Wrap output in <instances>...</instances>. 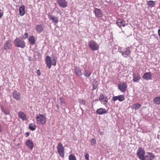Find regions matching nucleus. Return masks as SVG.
Here are the masks:
<instances>
[{
  "mask_svg": "<svg viewBox=\"0 0 160 160\" xmlns=\"http://www.w3.org/2000/svg\"><path fill=\"white\" fill-rule=\"evenodd\" d=\"M143 78L148 81L152 79V76L150 72H145L143 76Z\"/></svg>",
  "mask_w": 160,
  "mask_h": 160,
  "instance_id": "13",
  "label": "nucleus"
},
{
  "mask_svg": "<svg viewBox=\"0 0 160 160\" xmlns=\"http://www.w3.org/2000/svg\"><path fill=\"white\" fill-rule=\"evenodd\" d=\"M57 2L62 8H64L67 7L68 3L66 0H58Z\"/></svg>",
  "mask_w": 160,
  "mask_h": 160,
  "instance_id": "10",
  "label": "nucleus"
},
{
  "mask_svg": "<svg viewBox=\"0 0 160 160\" xmlns=\"http://www.w3.org/2000/svg\"><path fill=\"white\" fill-rule=\"evenodd\" d=\"M28 60L29 61H32V57L30 56L28 57Z\"/></svg>",
  "mask_w": 160,
  "mask_h": 160,
  "instance_id": "43",
  "label": "nucleus"
},
{
  "mask_svg": "<svg viewBox=\"0 0 160 160\" xmlns=\"http://www.w3.org/2000/svg\"><path fill=\"white\" fill-rule=\"evenodd\" d=\"M94 12L96 17L97 18H102L103 15L102 11L100 9L97 8H94Z\"/></svg>",
  "mask_w": 160,
  "mask_h": 160,
  "instance_id": "7",
  "label": "nucleus"
},
{
  "mask_svg": "<svg viewBox=\"0 0 160 160\" xmlns=\"http://www.w3.org/2000/svg\"><path fill=\"white\" fill-rule=\"evenodd\" d=\"M52 63L51 65H52L55 66L56 65V60H57V58L55 56H52Z\"/></svg>",
  "mask_w": 160,
  "mask_h": 160,
  "instance_id": "30",
  "label": "nucleus"
},
{
  "mask_svg": "<svg viewBox=\"0 0 160 160\" xmlns=\"http://www.w3.org/2000/svg\"><path fill=\"white\" fill-rule=\"evenodd\" d=\"M125 99L123 95H121L118 96H114L112 97V100L113 101L115 102L117 100H118L119 102H122Z\"/></svg>",
  "mask_w": 160,
  "mask_h": 160,
  "instance_id": "9",
  "label": "nucleus"
},
{
  "mask_svg": "<svg viewBox=\"0 0 160 160\" xmlns=\"http://www.w3.org/2000/svg\"><path fill=\"white\" fill-rule=\"evenodd\" d=\"M48 16L50 20H52L53 22L56 23H57L58 22V17H54L50 14H49L48 15Z\"/></svg>",
  "mask_w": 160,
  "mask_h": 160,
  "instance_id": "19",
  "label": "nucleus"
},
{
  "mask_svg": "<svg viewBox=\"0 0 160 160\" xmlns=\"http://www.w3.org/2000/svg\"><path fill=\"white\" fill-rule=\"evenodd\" d=\"M28 40L29 43L31 45H33L35 44V40L34 37L33 36H30L28 38Z\"/></svg>",
  "mask_w": 160,
  "mask_h": 160,
  "instance_id": "24",
  "label": "nucleus"
},
{
  "mask_svg": "<svg viewBox=\"0 0 160 160\" xmlns=\"http://www.w3.org/2000/svg\"><path fill=\"white\" fill-rule=\"evenodd\" d=\"M59 100H60V102L61 103V104H65V102L62 97H60Z\"/></svg>",
  "mask_w": 160,
  "mask_h": 160,
  "instance_id": "37",
  "label": "nucleus"
},
{
  "mask_svg": "<svg viewBox=\"0 0 160 160\" xmlns=\"http://www.w3.org/2000/svg\"><path fill=\"white\" fill-rule=\"evenodd\" d=\"M4 49L5 50H8L10 49V47L11 44L10 41L7 40L5 42V43L4 45Z\"/></svg>",
  "mask_w": 160,
  "mask_h": 160,
  "instance_id": "18",
  "label": "nucleus"
},
{
  "mask_svg": "<svg viewBox=\"0 0 160 160\" xmlns=\"http://www.w3.org/2000/svg\"><path fill=\"white\" fill-rule=\"evenodd\" d=\"M96 113L99 115H102L104 113H106L107 112V111L105 109L102 108H100L98 109L96 111Z\"/></svg>",
  "mask_w": 160,
  "mask_h": 160,
  "instance_id": "20",
  "label": "nucleus"
},
{
  "mask_svg": "<svg viewBox=\"0 0 160 160\" xmlns=\"http://www.w3.org/2000/svg\"><path fill=\"white\" fill-rule=\"evenodd\" d=\"M28 34L27 32H25L24 35L22 36L21 38L22 39H25L28 38Z\"/></svg>",
  "mask_w": 160,
  "mask_h": 160,
  "instance_id": "36",
  "label": "nucleus"
},
{
  "mask_svg": "<svg viewBox=\"0 0 160 160\" xmlns=\"http://www.w3.org/2000/svg\"><path fill=\"white\" fill-rule=\"evenodd\" d=\"M133 81L135 82H138L141 78L140 75L138 73L133 74Z\"/></svg>",
  "mask_w": 160,
  "mask_h": 160,
  "instance_id": "17",
  "label": "nucleus"
},
{
  "mask_svg": "<svg viewBox=\"0 0 160 160\" xmlns=\"http://www.w3.org/2000/svg\"><path fill=\"white\" fill-rule=\"evenodd\" d=\"M52 60L51 57L48 56L46 57V63L47 64V67L49 69H50L51 66Z\"/></svg>",
  "mask_w": 160,
  "mask_h": 160,
  "instance_id": "14",
  "label": "nucleus"
},
{
  "mask_svg": "<svg viewBox=\"0 0 160 160\" xmlns=\"http://www.w3.org/2000/svg\"><path fill=\"white\" fill-rule=\"evenodd\" d=\"M120 52L122 53V55L125 58H127L128 56L130 55V54L131 53L129 47L125 48L123 51H121Z\"/></svg>",
  "mask_w": 160,
  "mask_h": 160,
  "instance_id": "8",
  "label": "nucleus"
},
{
  "mask_svg": "<svg viewBox=\"0 0 160 160\" xmlns=\"http://www.w3.org/2000/svg\"><path fill=\"white\" fill-rule=\"evenodd\" d=\"M56 106L57 107L58 109V110L57 111H59V106L58 105V104H56Z\"/></svg>",
  "mask_w": 160,
  "mask_h": 160,
  "instance_id": "46",
  "label": "nucleus"
},
{
  "mask_svg": "<svg viewBox=\"0 0 160 160\" xmlns=\"http://www.w3.org/2000/svg\"><path fill=\"white\" fill-rule=\"evenodd\" d=\"M26 145L31 150H32L33 148V143L32 141L30 140H28L26 142Z\"/></svg>",
  "mask_w": 160,
  "mask_h": 160,
  "instance_id": "16",
  "label": "nucleus"
},
{
  "mask_svg": "<svg viewBox=\"0 0 160 160\" xmlns=\"http://www.w3.org/2000/svg\"><path fill=\"white\" fill-rule=\"evenodd\" d=\"M104 102H107L108 101V99L107 98V97L106 96L104 98Z\"/></svg>",
  "mask_w": 160,
  "mask_h": 160,
  "instance_id": "44",
  "label": "nucleus"
},
{
  "mask_svg": "<svg viewBox=\"0 0 160 160\" xmlns=\"http://www.w3.org/2000/svg\"><path fill=\"white\" fill-rule=\"evenodd\" d=\"M116 24L120 28L124 27L126 25L125 21L123 19H118L116 20Z\"/></svg>",
  "mask_w": 160,
  "mask_h": 160,
  "instance_id": "6",
  "label": "nucleus"
},
{
  "mask_svg": "<svg viewBox=\"0 0 160 160\" xmlns=\"http://www.w3.org/2000/svg\"><path fill=\"white\" fill-rule=\"evenodd\" d=\"M141 107V104L137 103L136 104H135L133 106V108L134 109L136 110L137 109H138L139 108H140Z\"/></svg>",
  "mask_w": 160,
  "mask_h": 160,
  "instance_id": "32",
  "label": "nucleus"
},
{
  "mask_svg": "<svg viewBox=\"0 0 160 160\" xmlns=\"http://www.w3.org/2000/svg\"><path fill=\"white\" fill-rule=\"evenodd\" d=\"M36 30L38 33H41L43 29V26L41 24L38 25L36 27Z\"/></svg>",
  "mask_w": 160,
  "mask_h": 160,
  "instance_id": "23",
  "label": "nucleus"
},
{
  "mask_svg": "<svg viewBox=\"0 0 160 160\" xmlns=\"http://www.w3.org/2000/svg\"><path fill=\"white\" fill-rule=\"evenodd\" d=\"M145 151L142 148H139L137 151V154L139 158L141 160L144 159V157L145 155Z\"/></svg>",
  "mask_w": 160,
  "mask_h": 160,
  "instance_id": "3",
  "label": "nucleus"
},
{
  "mask_svg": "<svg viewBox=\"0 0 160 160\" xmlns=\"http://www.w3.org/2000/svg\"><path fill=\"white\" fill-rule=\"evenodd\" d=\"M158 35L159 36V38H160V29H159L158 30Z\"/></svg>",
  "mask_w": 160,
  "mask_h": 160,
  "instance_id": "48",
  "label": "nucleus"
},
{
  "mask_svg": "<svg viewBox=\"0 0 160 160\" xmlns=\"http://www.w3.org/2000/svg\"><path fill=\"white\" fill-rule=\"evenodd\" d=\"M74 72L78 76H81L82 75V73L80 68L76 67L74 69Z\"/></svg>",
  "mask_w": 160,
  "mask_h": 160,
  "instance_id": "25",
  "label": "nucleus"
},
{
  "mask_svg": "<svg viewBox=\"0 0 160 160\" xmlns=\"http://www.w3.org/2000/svg\"><path fill=\"white\" fill-rule=\"evenodd\" d=\"M3 15V12L2 10L0 8V18H1Z\"/></svg>",
  "mask_w": 160,
  "mask_h": 160,
  "instance_id": "41",
  "label": "nucleus"
},
{
  "mask_svg": "<svg viewBox=\"0 0 160 160\" xmlns=\"http://www.w3.org/2000/svg\"><path fill=\"white\" fill-rule=\"evenodd\" d=\"M14 43L16 47L24 48L25 47L26 43L24 41L21 40L20 38L17 37L14 41Z\"/></svg>",
  "mask_w": 160,
  "mask_h": 160,
  "instance_id": "1",
  "label": "nucleus"
},
{
  "mask_svg": "<svg viewBox=\"0 0 160 160\" xmlns=\"http://www.w3.org/2000/svg\"><path fill=\"white\" fill-rule=\"evenodd\" d=\"M18 116L19 118L23 120H25L27 119L26 115L24 114L23 112L21 111L19 112Z\"/></svg>",
  "mask_w": 160,
  "mask_h": 160,
  "instance_id": "21",
  "label": "nucleus"
},
{
  "mask_svg": "<svg viewBox=\"0 0 160 160\" xmlns=\"http://www.w3.org/2000/svg\"><path fill=\"white\" fill-rule=\"evenodd\" d=\"M79 100L80 103L81 104H82L84 105H85L86 104V101L85 100L82 99H80Z\"/></svg>",
  "mask_w": 160,
  "mask_h": 160,
  "instance_id": "38",
  "label": "nucleus"
},
{
  "mask_svg": "<svg viewBox=\"0 0 160 160\" xmlns=\"http://www.w3.org/2000/svg\"><path fill=\"white\" fill-rule=\"evenodd\" d=\"M2 131V128L1 126L0 125V132H1Z\"/></svg>",
  "mask_w": 160,
  "mask_h": 160,
  "instance_id": "49",
  "label": "nucleus"
},
{
  "mask_svg": "<svg viewBox=\"0 0 160 160\" xmlns=\"http://www.w3.org/2000/svg\"><path fill=\"white\" fill-rule=\"evenodd\" d=\"M1 108L2 110V112H4L5 114L7 115H9L10 114V112L8 109L4 108L2 106H1Z\"/></svg>",
  "mask_w": 160,
  "mask_h": 160,
  "instance_id": "26",
  "label": "nucleus"
},
{
  "mask_svg": "<svg viewBox=\"0 0 160 160\" xmlns=\"http://www.w3.org/2000/svg\"><path fill=\"white\" fill-rule=\"evenodd\" d=\"M105 97H104V95L102 94H101L99 96V99L101 101L102 100L104 99Z\"/></svg>",
  "mask_w": 160,
  "mask_h": 160,
  "instance_id": "39",
  "label": "nucleus"
},
{
  "mask_svg": "<svg viewBox=\"0 0 160 160\" xmlns=\"http://www.w3.org/2000/svg\"><path fill=\"white\" fill-rule=\"evenodd\" d=\"M37 52V54H38V57H39L41 56V55L40 54V52L39 51Z\"/></svg>",
  "mask_w": 160,
  "mask_h": 160,
  "instance_id": "47",
  "label": "nucleus"
},
{
  "mask_svg": "<svg viewBox=\"0 0 160 160\" xmlns=\"http://www.w3.org/2000/svg\"><path fill=\"white\" fill-rule=\"evenodd\" d=\"M100 134L101 135L103 134V132H100Z\"/></svg>",
  "mask_w": 160,
  "mask_h": 160,
  "instance_id": "50",
  "label": "nucleus"
},
{
  "mask_svg": "<svg viewBox=\"0 0 160 160\" xmlns=\"http://www.w3.org/2000/svg\"><path fill=\"white\" fill-rule=\"evenodd\" d=\"M36 127V126L34 124L32 123L29 124L28 128L30 130L33 131L35 130Z\"/></svg>",
  "mask_w": 160,
  "mask_h": 160,
  "instance_id": "28",
  "label": "nucleus"
},
{
  "mask_svg": "<svg viewBox=\"0 0 160 160\" xmlns=\"http://www.w3.org/2000/svg\"><path fill=\"white\" fill-rule=\"evenodd\" d=\"M25 134L26 135V137H27L29 136L30 133L28 132H27L25 133Z\"/></svg>",
  "mask_w": 160,
  "mask_h": 160,
  "instance_id": "45",
  "label": "nucleus"
},
{
  "mask_svg": "<svg viewBox=\"0 0 160 160\" xmlns=\"http://www.w3.org/2000/svg\"><path fill=\"white\" fill-rule=\"evenodd\" d=\"M88 45L92 51L98 50L99 48L98 44L93 40L90 41L88 42Z\"/></svg>",
  "mask_w": 160,
  "mask_h": 160,
  "instance_id": "4",
  "label": "nucleus"
},
{
  "mask_svg": "<svg viewBox=\"0 0 160 160\" xmlns=\"http://www.w3.org/2000/svg\"><path fill=\"white\" fill-rule=\"evenodd\" d=\"M13 98L17 100H19L20 99V94L17 91H15L13 93Z\"/></svg>",
  "mask_w": 160,
  "mask_h": 160,
  "instance_id": "15",
  "label": "nucleus"
},
{
  "mask_svg": "<svg viewBox=\"0 0 160 160\" xmlns=\"http://www.w3.org/2000/svg\"><path fill=\"white\" fill-rule=\"evenodd\" d=\"M58 152L59 153V155L62 158L64 157V149L63 147L62 144L59 143L57 147Z\"/></svg>",
  "mask_w": 160,
  "mask_h": 160,
  "instance_id": "5",
  "label": "nucleus"
},
{
  "mask_svg": "<svg viewBox=\"0 0 160 160\" xmlns=\"http://www.w3.org/2000/svg\"><path fill=\"white\" fill-rule=\"evenodd\" d=\"M37 74L38 75V76H40L41 75V72L39 70H38L37 71Z\"/></svg>",
  "mask_w": 160,
  "mask_h": 160,
  "instance_id": "42",
  "label": "nucleus"
},
{
  "mask_svg": "<svg viewBox=\"0 0 160 160\" xmlns=\"http://www.w3.org/2000/svg\"><path fill=\"white\" fill-rule=\"evenodd\" d=\"M91 72L88 70H85L83 73L84 75L86 77H89L91 75Z\"/></svg>",
  "mask_w": 160,
  "mask_h": 160,
  "instance_id": "29",
  "label": "nucleus"
},
{
  "mask_svg": "<svg viewBox=\"0 0 160 160\" xmlns=\"http://www.w3.org/2000/svg\"><path fill=\"white\" fill-rule=\"evenodd\" d=\"M25 6L22 5L19 8V12L20 15L21 16H23L25 13Z\"/></svg>",
  "mask_w": 160,
  "mask_h": 160,
  "instance_id": "22",
  "label": "nucleus"
},
{
  "mask_svg": "<svg viewBox=\"0 0 160 160\" xmlns=\"http://www.w3.org/2000/svg\"><path fill=\"white\" fill-rule=\"evenodd\" d=\"M147 154L145 155L144 159L142 160H152L155 156L152 152H147Z\"/></svg>",
  "mask_w": 160,
  "mask_h": 160,
  "instance_id": "11",
  "label": "nucleus"
},
{
  "mask_svg": "<svg viewBox=\"0 0 160 160\" xmlns=\"http://www.w3.org/2000/svg\"><path fill=\"white\" fill-rule=\"evenodd\" d=\"M69 160H76L75 156L73 154H70L69 156Z\"/></svg>",
  "mask_w": 160,
  "mask_h": 160,
  "instance_id": "34",
  "label": "nucleus"
},
{
  "mask_svg": "<svg viewBox=\"0 0 160 160\" xmlns=\"http://www.w3.org/2000/svg\"><path fill=\"white\" fill-rule=\"evenodd\" d=\"M127 85L126 83L123 82L122 84H119L118 85L119 89L122 92H124L126 90Z\"/></svg>",
  "mask_w": 160,
  "mask_h": 160,
  "instance_id": "12",
  "label": "nucleus"
},
{
  "mask_svg": "<svg viewBox=\"0 0 160 160\" xmlns=\"http://www.w3.org/2000/svg\"><path fill=\"white\" fill-rule=\"evenodd\" d=\"M85 158L86 160H89V154L88 153L86 154L85 155Z\"/></svg>",
  "mask_w": 160,
  "mask_h": 160,
  "instance_id": "40",
  "label": "nucleus"
},
{
  "mask_svg": "<svg viewBox=\"0 0 160 160\" xmlns=\"http://www.w3.org/2000/svg\"><path fill=\"white\" fill-rule=\"evenodd\" d=\"M91 145L92 146L95 145L96 143V140L94 138H92L90 140Z\"/></svg>",
  "mask_w": 160,
  "mask_h": 160,
  "instance_id": "33",
  "label": "nucleus"
},
{
  "mask_svg": "<svg viewBox=\"0 0 160 160\" xmlns=\"http://www.w3.org/2000/svg\"><path fill=\"white\" fill-rule=\"evenodd\" d=\"M81 109L82 110V111L83 110L82 108H81Z\"/></svg>",
  "mask_w": 160,
  "mask_h": 160,
  "instance_id": "51",
  "label": "nucleus"
},
{
  "mask_svg": "<svg viewBox=\"0 0 160 160\" xmlns=\"http://www.w3.org/2000/svg\"><path fill=\"white\" fill-rule=\"evenodd\" d=\"M36 118L38 123L44 125L46 123V118L43 114H39L37 115Z\"/></svg>",
  "mask_w": 160,
  "mask_h": 160,
  "instance_id": "2",
  "label": "nucleus"
},
{
  "mask_svg": "<svg viewBox=\"0 0 160 160\" xmlns=\"http://www.w3.org/2000/svg\"><path fill=\"white\" fill-rule=\"evenodd\" d=\"M153 102L156 104L159 105L160 104V97H156L154 99Z\"/></svg>",
  "mask_w": 160,
  "mask_h": 160,
  "instance_id": "27",
  "label": "nucleus"
},
{
  "mask_svg": "<svg viewBox=\"0 0 160 160\" xmlns=\"http://www.w3.org/2000/svg\"><path fill=\"white\" fill-rule=\"evenodd\" d=\"M147 5L151 7H153L155 6V3L153 1H149L147 2Z\"/></svg>",
  "mask_w": 160,
  "mask_h": 160,
  "instance_id": "31",
  "label": "nucleus"
},
{
  "mask_svg": "<svg viewBox=\"0 0 160 160\" xmlns=\"http://www.w3.org/2000/svg\"><path fill=\"white\" fill-rule=\"evenodd\" d=\"M97 81H95V82L94 83H93L92 84L93 89V90H95L97 88L98 86V85L97 84Z\"/></svg>",
  "mask_w": 160,
  "mask_h": 160,
  "instance_id": "35",
  "label": "nucleus"
}]
</instances>
